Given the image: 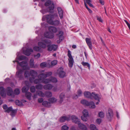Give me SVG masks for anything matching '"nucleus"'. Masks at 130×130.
<instances>
[{"label":"nucleus","instance_id":"nucleus-12","mask_svg":"<svg viewBox=\"0 0 130 130\" xmlns=\"http://www.w3.org/2000/svg\"><path fill=\"white\" fill-rule=\"evenodd\" d=\"M16 76L19 78L20 79H22L24 77L23 75V71L21 70H19L16 73Z\"/></svg>","mask_w":130,"mask_h":130},{"label":"nucleus","instance_id":"nucleus-38","mask_svg":"<svg viewBox=\"0 0 130 130\" xmlns=\"http://www.w3.org/2000/svg\"><path fill=\"white\" fill-rule=\"evenodd\" d=\"M25 96L27 98L30 100L31 99V93L30 92H27L25 93Z\"/></svg>","mask_w":130,"mask_h":130},{"label":"nucleus","instance_id":"nucleus-19","mask_svg":"<svg viewBox=\"0 0 130 130\" xmlns=\"http://www.w3.org/2000/svg\"><path fill=\"white\" fill-rule=\"evenodd\" d=\"M6 89L3 87H0V95L2 97H5L6 95Z\"/></svg>","mask_w":130,"mask_h":130},{"label":"nucleus","instance_id":"nucleus-33","mask_svg":"<svg viewBox=\"0 0 130 130\" xmlns=\"http://www.w3.org/2000/svg\"><path fill=\"white\" fill-rule=\"evenodd\" d=\"M50 83H56L57 80L56 78L53 77H51L50 78Z\"/></svg>","mask_w":130,"mask_h":130},{"label":"nucleus","instance_id":"nucleus-6","mask_svg":"<svg viewBox=\"0 0 130 130\" xmlns=\"http://www.w3.org/2000/svg\"><path fill=\"white\" fill-rule=\"evenodd\" d=\"M67 55L69 57L68 59L69 61L68 66L69 67L71 68L73 66L74 62L71 54V52L69 50H68V52Z\"/></svg>","mask_w":130,"mask_h":130},{"label":"nucleus","instance_id":"nucleus-17","mask_svg":"<svg viewBox=\"0 0 130 130\" xmlns=\"http://www.w3.org/2000/svg\"><path fill=\"white\" fill-rule=\"evenodd\" d=\"M6 92L7 95L9 96H12L13 94V91L12 88L10 87L7 88Z\"/></svg>","mask_w":130,"mask_h":130},{"label":"nucleus","instance_id":"nucleus-15","mask_svg":"<svg viewBox=\"0 0 130 130\" xmlns=\"http://www.w3.org/2000/svg\"><path fill=\"white\" fill-rule=\"evenodd\" d=\"M44 35L45 37L49 39L52 38L54 37V35L53 34L48 32H45L44 34Z\"/></svg>","mask_w":130,"mask_h":130},{"label":"nucleus","instance_id":"nucleus-18","mask_svg":"<svg viewBox=\"0 0 130 130\" xmlns=\"http://www.w3.org/2000/svg\"><path fill=\"white\" fill-rule=\"evenodd\" d=\"M71 119L72 121L76 124H79L80 123L78 118L74 115H73L71 116Z\"/></svg>","mask_w":130,"mask_h":130},{"label":"nucleus","instance_id":"nucleus-61","mask_svg":"<svg viewBox=\"0 0 130 130\" xmlns=\"http://www.w3.org/2000/svg\"><path fill=\"white\" fill-rule=\"evenodd\" d=\"M79 96L77 95H75L73 96V99H76L78 98Z\"/></svg>","mask_w":130,"mask_h":130},{"label":"nucleus","instance_id":"nucleus-30","mask_svg":"<svg viewBox=\"0 0 130 130\" xmlns=\"http://www.w3.org/2000/svg\"><path fill=\"white\" fill-rule=\"evenodd\" d=\"M37 94L40 96L42 97H45V93H44L42 91H38L36 92Z\"/></svg>","mask_w":130,"mask_h":130},{"label":"nucleus","instance_id":"nucleus-3","mask_svg":"<svg viewBox=\"0 0 130 130\" xmlns=\"http://www.w3.org/2000/svg\"><path fill=\"white\" fill-rule=\"evenodd\" d=\"M84 94L85 97L91 99L94 98L95 100H98V102L96 103V105H98L100 102V97L99 94H96L95 92H93L91 93L89 92L85 91Z\"/></svg>","mask_w":130,"mask_h":130},{"label":"nucleus","instance_id":"nucleus-48","mask_svg":"<svg viewBox=\"0 0 130 130\" xmlns=\"http://www.w3.org/2000/svg\"><path fill=\"white\" fill-rule=\"evenodd\" d=\"M104 114L103 112L102 111L100 112L99 113V117L101 118L104 117Z\"/></svg>","mask_w":130,"mask_h":130},{"label":"nucleus","instance_id":"nucleus-52","mask_svg":"<svg viewBox=\"0 0 130 130\" xmlns=\"http://www.w3.org/2000/svg\"><path fill=\"white\" fill-rule=\"evenodd\" d=\"M25 58L26 57L25 56H21L19 57V60H22L25 59Z\"/></svg>","mask_w":130,"mask_h":130},{"label":"nucleus","instance_id":"nucleus-23","mask_svg":"<svg viewBox=\"0 0 130 130\" xmlns=\"http://www.w3.org/2000/svg\"><path fill=\"white\" fill-rule=\"evenodd\" d=\"M53 87V86L50 84H46L44 86L43 88L45 90H51Z\"/></svg>","mask_w":130,"mask_h":130},{"label":"nucleus","instance_id":"nucleus-54","mask_svg":"<svg viewBox=\"0 0 130 130\" xmlns=\"http://www.w3.org/2000/svg\"><path fill=\"white\" fill-rule=\"evenodd\" d=\"M96 17L97 20H98L99 22H103V20L101 19V18L100 17H99L98 16H96Z\"/></svg>","mask_w":130,"mask_h":130},{"label":"nucleus","instance_id":"nucleus-31","mask_svg":"<svg viewBox=\"0 0 130 130\" xmlns=\"http://www.w3.org/2000/svg\"><path fill=\"white\" fill-rule=\"evenodd\" d=\"M42 83L44 84L50 83V78H49L43 79L42 80Z\"/></svg>","mask_w":130,"mask_h":130},{"label":"nucleus","instance_id":"nucleus-45","mask_svg":"<svg viewBox=\"0 0 130 130\" xmlns=\"http://www.w3.org/2000/svg\"><path fill=\"white\" fill-rule=\"evenodd\" d=\"M33 49L36 51H39L40 50L41 48L39 46H36L34 47Z\"/></svg>","mask_w":130,"mask_h":130},{"label":"nucleus","instance_id":"nucleus-2","mask_svg":"<svg viewBox=\"0 0 130 130\" xmlns=\"http://www.w3.org/2000/svg\"><path fill=\"white\" fill-rule=\"evenodd\" d=\"M37 72L34 70H30L29 72L28 71H26L24 73V76L25 78L31 76V77H30L29 79V80L30 83L33 82L34 80L37 76Z\"/></svg>","mask_w":130,"mask_h":130},{"label":"nucleus","instance_id":"nucleus-44","mask_svg":"<svg viewBox=\"0 0 130 130\" xmlns=\"http://www.w3.org/2000/svg\"><path fill=\"white\" fill-rule=\"evenodd\" d=\"M57 63V60H55L52 61L51 62V64L52 66H53L56 65Z\"/></svg>","mask_w":130,"mask_h":130},{"label":"nucleus","instance_id":"nucleus-21","mask_svg":"<svg viewBox=\"0 0 130 130\" xmlns=\"http://www.w3.org/2000/svg\"><path fill=\"white\" fill-rule=\"evenodd\" d=\"M85 40L88 45L89 46V48L90 50H91L92 48V43L91 41L90 38H86Z\"/></svg>","mask_w":130,"mask_h":130},{"label":"nucleus","instance_id":"nucleus-57","mask_svg":"<svg viewBox=\"0 0 130 130\" xmlns=\"http://www.w3.org/2000/svg\"><path fill=\"white\" fill-rule=\"evenodd\" d=\"M96 123L99 124H100L101 122V119H98L96 120Z\"/></svg>","mask_w":130,"mask_h":130},{"label":"nucleus","instance_id":"nucleus-55","mask_svg":"<svg viewBox=\"0 0 130 130\" xmlns=\"http://www.w3.org/2000/svg\"><path fill=\"white\" fill-rule=\"evenodd\" d=\"M43 99L42 98H40L38 99V102L39 103H41L43 102Z\"/></svg>","mask_w":130,"mask_h":130},{"label":"nucleus","instance_id":"nucleus-13","mask_svg":"<svg viewBox=\"0 0 130 130\" xmlns=\"http://www.w3.org/2000/svg\"><path fill=\"white\" fill-rule=\"evenodd\" d=\"M25 84L26 85V86L22 88V90L23 92L26 93L27 92L29 88V87L28 85L29 82L28 81H25Z\"/></svg>","mask_w":130,"mask_h":130},{"label":"nucleus","instance_id":"nucleus-35","mask_svg":"<svg viewBox=\"0 0 130 130\" xmlns=\"http://www.w3.org/2000/svg\"><path fill=\"white\" fill-rule=\"evenodd\" d=\"M43 87V85L40 84L37 85L36 86V88L37 90H41Z\"/></svg>","mask_w":130,"mask_h":130},{"label":"nucleus","instance_id":"nucleus-34","mask_svg":"<svg viewBox=\"0 0 130 130\" xmlns=\"http://www.w3.org/2000/svg\"><path fill=\"white\" fill-rule=\"evenodd\" d=\"M90 127L91 130H98L96 127V126L93 124L90 125Z\"/></svg>","mask_w":130,"mask_h":130},{"label":"nucleus","instance_id":"nucleus-47","mask_svg":"<svg viewBox=\"0 0 130 130\" xmlns=\"http://www.w3.org/2000/svg\"><path fill=\"white\" fill-rule=\"evenodd\" d=\"M14 94L15 95H18L20 93V91L19 89H16L14 91Z\"/></svg>","mask_w":130,"mask_h":130},{"label":"nucleus","instance_id":"nucleus-28","mask_svg":"<svg viewBox=\"0 0 130 130\" xmlns=\"http://www.w3.org/2000/svg\"><path fill=\"white\" fill-rule=\"evenodd\" d=\"M48 101L51 104V103L53 104L55 103L57 101V100L54 97H52L49 99Z\"/></svg>","mask_w":130,"mask_h":130},{"label":"nucleus","instance_id":"nucleus-9","mask_svg":"<svg viewBox=\"0 0 130 130\" xmlns=\"http://www.w3.org/2000/svg\"><path fill=\"white\" fill-rule=\"evenodd\" d=\"M55 73L58 75L60 78H63L66 76V73L63 71V69L62 68H59Z\"/></svg>","mask_w":130,"mask_h":130},{"label":"nucleus","instance_id":"nucleus-26","mask_svg":"<svg viewBox=\"0 0 130 130\" xmlns=\"http://www.w3.org/2000/svg\"><path fill=\"white\" fill-rule=\"evenodd\" d=\"M79 127L83 130H87V129L85 125L82 123H81L80 122L79 124H77Z\"/></svg>","mask_w":130,"mask_h":130},{"label":"nucleus","instance_id":"nucleus-25","mask_svg":"<svg viewBox=\"0 0 130 130\" xmlns=\"http://www.w3.org/2000/svg\"><path fill=\"white\" fill-rule=\"evenodd\" d=\"M42 104L44 106L46 107H50L51 106L50 102H48L46 101H43L42 102Z\"/></svg>","mask_w":130,"mask_h":130},{"label":"nucleus","instance_id":"nucleus-36","mask_svg":"<svg viewBox=\"0 0 130 130\" xmlns=\"http://www.w3.org/2000/svg\"><path fill=\"white\" fill-rule=\"evenodd\" d=\"M81 64L84 66H87L88 67L89 69H90V65L87 62H85L84 61H82L81 63Z\"/></svg>","mask_w":130,"mask_h":130},{"label":"nucleus","instance_id":"nucleus-8","mask_svg":"<svg viewBox=\"0 0 130 130\" xmlns=\"http://www.w3.org/2000/svg\"><path fill=\"white\" fill-rule=\"evenodd\" d=\"M16 61L19 64L20 66L22 67L23 69L25 70H29L30 69L29 67L28 66V63L26 61H23L21 62H19L18 61H13L14 62L15 61Z\"/></svg>","mask_w":130,"mask_h":130},{"label":"nucleus","instance_id":"nucleus-43","mask_svg":"<svg viewBox=\"0 0 130 130\" xmlns=\"http://www.w3.org/2000/svg\"><path fill=\"white\" fill-rule=\"evenodd\" d=\"M69 128V127L65 125H63L61 127L62 130H68Z\"/></svg>","mask_w":130,"mask_h":130},{"label":"nucleus","instance_id":"nucleus-42","mask_svg":"<svg viewBox=\"0 0 130 130\" xmlns=\"http://www.w3.org/2000/svg\"><path fill=\"white\" fill-rule=\"evenodd\" d=\"M47 64L46 62H43L40 64V67L42 68H44L47 66Z\"/></svg>","mask_w":130,"mask_h":130},{"label":"nucleus","instance_id":"nucleus-27","mask_svg":"<svg viewBox=\"0 0 130 130\" xmlns=\"http://www.w3.org/2000/svg\"><path fill=\"white\" fill-rule=\"evenodd\" d=\"M38 78L34 80L33 82L35 84H37L42 83V77H41Z\"/></svg>","mask_w":130,"mask_h":130},{"label":"nucleus","instance_id":"nucleus-11","mask_svg":"<svg viewBox=\"0 0 130 130\" xmlns=\"http://www.w3.org/2000/svg\"><path fill=\"white\" fill-rule=\"evenodd\" d=\"M51 42L50 44H47V47H48L47 50L49 51H52V50H53L54 51H55L56 50L57 47V45H55V44H52L51 45Z\"/></svg>","mask_w":130,"mask_h":130},{"label":"nucleus","instance_id":"nucleus-37","mask_svg":"<svg viewBox=\"0 0 130 130\" xmlns=\"http://www.w3.org/2000/svg\"><path fill=\"white\" fill-rule=\"evenodd\" d=\"M34 61L33 59H31L30 61L29 64L30 67L31 68H35V67L34 66Z\"/></svg>","mask_w":130,"mask_h":130},{"label":"nucleus","instance_id":"nucleus-51","mask_svg":"<svg viewBox=\"0 0 130 130\" xmlns=\"http://www.w3.org/2000/svg\"><path fill=\"white\" fill-rule=\"evenodd\" d=\"M87 116H81V118L82 120L84 121H86L87 120V118L86 117Z\"/></svg>","mask_w":130,"mask_h":130},{"label":"nucleus","instance_id":"nucleus-4","mask_svg":"<svg viewBox=\"0 0 130 130\" xmlns=\"http://www.w3.org/2000/svg\"><path fill=\"white\" fill-rule=\"evenodd\" d=\"M44 5L46 7L48 6L49 12L52 13L54 9V4L50 0H47L45 3Z\"/></svg>","mask_w":130,"mask_h":130},{"label":"nucleus","instance_id":"nucleus-56","mask_svg":"<svg viewBox=\"0 0 130 130\" xmlns=\"http://www.w3.org/2000/svg\"><path fill=\"white\" fill-rule=\"evenodd\" d=\"M59 38L60 41H62L63 39V35H60L59 36Z\"/></svg>","mask_w":130,"mask_h":130},{"label":"nucleus","instance_id":"nucleus-20","mask_svg":"<svg viewBox=\"0 0 130 130\" xmlns=\"http://www.w3.org/2000/svg\"><path fill=\"white\" fill-rule=\"evenodd\" d=\"M33 50L31 48H28L25 51H24V54L27 56H29L31 54V52H33Z\"/></svg>","mask_w":130,"mask_h":130},{"label":"nucleus","instance_id":"nucleus-5","mask_svg":"<svg viewBox=\"0 0 130 130\" xmlns=\"http://www.w3.org/2000/svg\"><path fill=\"white\" fill-rule=\"evenodd\" d=\"M51 41L50 40L48 39H45L42 40V42H38V46L43 48H45L47 46V44H50Z\"/></svg>","mask_w":130,"mask_h":130},{"label":"nucleus","instance_id":"nucleus-50","mask_svg":"<svg viewBox=\"0 0 130 130\" xmlns=\"http://www.w3.org/2000/svg\"><path fill=\"white\" fill-rule=\"evenodd\" d=\"M12 110V107H8L7 109L5 110V111L9 113L10 111H11Z\"/></svg>","mask_w":130,"mask_h":130},{"label":"nucleus","instance_id":"nucleus-59","mask_svg":"<svg viewBox=\"0 0 130 130\" xmlns=\"http://www.w3.org/2000/svg\"><path fill=\"white\" fill-rule=\"evenodd\" d=\"M40 56V54L39 53H38L37 55H35L34 57H36L37 58H39Z\"/></svg>","mask_w":130,"mask_h":130},{"label":"nucleus","instance_id":"nucleus-40","mask_svg":"<svg viewBox=\"0 0 130 130\" xmlns=\"http://www.w3.org/2000/svg\"><path fill=\"white\" fill-rule=\"evenodd\" d=\"M83 116H88V111L87 110H84L83 111Z\"/></svg>","mask_w":130,"mask_h":130},{"label":"nucleus","instance_id":"nucleus-53","mask_svg":"<svg viewBox=\"0 0 130 130\" xmlns=\"http://www.w3.org/2000/svg\"><path fill=\"white\" fill-rule=\"evenodd\" d=\"M52 90L54 92H56L57 91L58 89V88L57 87V86L53 87L52 88Z\"/></svg>","mask_w":130,"mask_h":130},{"label":"nucleus","instance_id":"nucleus-1","mask_svg":"<svg viewBox=\"0 0 130 130\" xmlns=\"http://www.w3.org/2000/svg\"><path fill=\"white\" fill-rule=\"evenodd\" d=\"M45 17L46 19L47 22L51 25L57 26L59 25L60 23L59 20H53L55 18H58V16L57 13L51 14L46 15Z\"/></svg>","mask_w":130,"mask_h":130},{"label":"nucleus","instance_id":"nucleus-22","mask_svg":"<svg viewBox=\"0 0 130 130\" xmlns=\"http://www.w3.org/2000/svg\"><path fill=\"white\" fill-rule=\"evenodd\" d=\"M49 30L51 32H52L54 33H56L57 31V30L56 27H55L51 26L48 27Z\"/></svg>","mask_w":130,"mask_h":130},{"label":"nucleus","instance_id":"nucleus-10","mask_svg":"<svg viewBox=\"0 0 130 130\" xmlns=\"http://www.w3.org/2000/svg\"><path fill=\"white\" fill-rule=\"evenodd\" d=\"M52 74V73L50 72H45V73H41L38 75V78L42 77V80L43 79L51 76Z\"/></svg>","mask_w":130,"mask_h":130},{"label":"nucleus","instance_id":"nucleus-58","mask_svg":"<svg viewBox=\"0 0 130 130\" xmlns=\"http://www.w3.org/2000/svg\"><path fill=\"white\" fill-rule=\"evenodd\" d=\"M8 106L7 105L5 104L3 105V108L5 110H6L8 108Z\"/></svg>","mask_w":130,"mask_h":130},{"label":"nucleus","instance_id":"nucleus-63","mask_svg":"<svg viewBox=\"0 0 130 130\" xmlns=\"http://www.w3.org/2000/svg\"><path fill=\"white\" fill-rule=\"evenodd\" d=\"M85 1L88 4L91 3V1L90 0H85Z\"/></svg>","mask_w":130,"mask_h":130},{"label":"nucleus","instance_id":"nucleus-16","mask_svg":"<svg viewBox=\"0 0 130 130\" xmlns=\"http://www.w3.org/2000/svg\"><path fill=\"white\" fill-rule=\"evenodd\" d=\"M71 117L69 116H62L61 117L60 119V121L61 122H64L65 121H68L70 119Z\"/></svg>","mask_w":130,"mask_h":130},{"label":"nucleus","instance_id":"nucleus-7","mask_svg":"<svg viewBox=\"0 0 130 130\" xmlns=\"http://www.w3.org/2000/svg\"><path fill=\"white\" fill-rule=\"evenodd\" d=\"M81 103L83 105L89 106L90 108H94L95 107L94 103L93 102H89L86 100H83L81 101Z\"/></svg>","mask_w":130,"mask_h":130},{"label":"nucleus","instance_id":"nucleus-14","mask_svg":"<svg viewBox=\"0 0 130 130\" xmlns=\"http://www.w3.org/2000/svg\"><path fill=\"white\" fill-rule=\"evenodd\" d=\"M113 113L112 110L110 108H109L108 110V112L106 113L107 118L110 119H111L113 116Z\"/></svg>","mask_w":130,"mask_h":130},{"label":"nucleus","instance_id":"nucleus-60","mask_svg":"<svg viewBox=\"0 0 130 130\" xmlns=\"http://www.w3.org/2000/svg\"><path fill=\"white\" fill-rule=\"evenodd\" d=\"M99 3L102 5H103L104 4V2L103 1L100 0L99 1Z\"/></svg>","mask_w":130,"mask_h":130},{"label":"nucleus","instance_id":"nucleus-62","mask_svg":"<svg viewBox=\"0 0 130 130\" xmlns=\"http://www.w3.org/2000/svg\"><path fill=\"white\" fill-rule=\"evenodd\" d=\"M63 32L62 31H60L59 32V36L60 35H63Z\"/></svg>","mask_w":130,"mask_h":130},{"label":"nucleus","instance_id":"nucleus-46","mask_svg":"<svg viewBox=\"0 0 130 130\" xmlns=\"http://www.w3.org/2000/svg\"><path fill=\"white\" fill-rule=\"evenodd\" d=\"M82 91L80 89H79L78 90L77 92V95L78 96H80L82 94Z\"/></svg>","mask_w":130,"mask_h":130},{"label":"nucleus","instance_id":"nucleus-41","mask_svg":"<svg viewBox=\"0 0 130 130\" xmlns=\"http://www.w3.org/2000/svg\"><path fill=\"white\" fill-rule=\"evenodd\" d=\"M30 90L31 92H34L36 91L35 87L34 86H32L30 88Z\"/></svg>","mask_w":130,"mask_h":130},{"label":"nucleus","instance_id":"nucleus-64","mask_svg":"<svg viewBox=\"0 0 130 130\" xmlns=\"http://www.w3.org/2000/svg\"><path fill=\"white\" fill-rule=\"evenodd\" d=\"M124 21L126 23L128 27L130 25V24H129V23L126 20H124Z\"/></svg>","mask_w":130,"mask_h":130},{"label":"nucleus","instance_id":"nucleus-32","mask_svg":"<svg viewBox=\"0 0 130 130\" xmlns=\"http://www.w3.org/2000/svg\"><path fill=\"white\" fill-rule=\"evenodd\" d=\"M65 95L63 93H61L59 95V98L60 100L59 101L61 103L63 101V99Z\"/></svg>","mask_w":130,"mask_h":130},{"label":"nucleus","instance_id":"nucleus-29","mask_svg":"<svg viewBox=\"0 0 130 130\" xmlns=\"http://www.w3.org/2000/svg\"><path fill=\"white\" fill-rule=\"evenodd\" d=\"M45 97L47 98L51 97L52 96V93L49 91H46L45 92Z\"/></svg>","mask_w":130,"mask_h":130},{"label":"nucleus","instance_id":"nucleus-24","mask_svg":"<svg viewBox=\"0 0 130 130\" xmlns=\"http://www.w3.org/2000/svg\"><path fill=\"white\" fill-rule=\"evenodd\" d=\"M57 10L59 16L61 19L63 18V13L61 7H58L57 8Z\"/></svg>","mask_w":130,"mask_h":130},{"label":"nucleus","instance_id":"nucleus-49","mask_svg":"<svg viewBox=\"0 0 130 130\" xmlns=\"http://www.w3.org/2000/svg\"><path fill=\"white\" fill-rule=\"evenodd\" d=\"M11 111V112L10 114L11 115L12 117L14 116L16 112L15 110H14L12 109V110Z\"/></svg>","mask_w":130,"mask_h":130},{"label":"nucleus","instance_id":"nucleus-39","mask_svg":"<svg viewBox=\"0 0 130 130\" xmlns=\"http://www.w3.org/2000/svg\"><path fill=\"white\" fill-rule=\"evenodd\" d=\"M15 103L17 105L19 106H23V105L22 103L18 100H16L15 101Z\"/></svg>","mask_w":130,"mask_h":130}]
</instances>
